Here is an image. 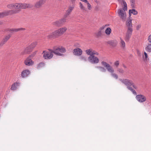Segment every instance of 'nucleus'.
<instances>
[{
    "label": "nucleus",
    "instance_id": "1",
    "mask_svg": "<svg viewBox=\"0 0 151 151\" xmlns=\"http://www.w3.org/2000/svg\"><path fill=\"white\" fill-rule=\"evenodd\" d=\"M65 52L66 50L65 48L61 47L53 50L49 49L47 51H43V56L45 59H50L52 57L53 53L57 55L63 56L64 55L61 53H64Z\"/></svg>",
    "mask_w": 151,
    "mask_h": 151
},
{
    "label": "nucleus",
    "instance_id": "2",
    "mask_svg": "<svg viewBox=\"0 0 151 151\" xmlns=\"http://www.w3.org/2000/svg\"><path fill=\"white\" fill-rule=\"evenodd\" d=\"M67 30V29L66 27H64L61 28L58 30H56L52 33H50L47 36V37L49 38L56 37L62 35L66 32Z\"/></svg>",
    "mask_w": 151,
    "mask_h": 151
},
{
    "label": "nucleus",
    "instance_id": "3",
    "mask_svg": "<svg viewBox=\"0 0 151 151\" xmlns=\"http://www.w3.org/2000/svg\"><path fill=\"white\" fill-rule=\"evenodd\" d=\"M32 6L29 4H22V3H14V9L17 11L18 12L19 10L21 9H26L27 8H31L32 7Z\"/></svg>",
    "mask_w": 151,
    "mask_h": 151
},
{
    "label": "nucleus",
    "instance_id": "4",
    "mask_svg": "<svg viewBox=\"0 0 151 151\" xmlns=\"http://www.w3.org/2000/svg\"><path fill=\"white\" fill-rule=\"evenodd\" d=\"M127 10V9H125L124 7L123 9H119L117 11L119 16L124 21H125L127 15L125 11Z\"/></svg>",
    "mask_w": 151,
    "mask_h": 151
},
{
    "label": "nucleus",
    "instance_id": "5",
    "mask_svg": "<svg viewBox=\"0 0 151 151\" xmlns=\"http://www.w3.org/2000/svg\"><path fill=\"white\" fill-rule=\"evenodd\" d=\"M18 12L17 10H10L6 11L3 12H0V14L1 18L8 16L9 15H11L13 14H16Z\"/></svg>",
    "mask_w": 151,
    "mask_h": 151
},
{
    "label": "nucleus",
    "instance_id": "6",
    "mask_svg": "<svg viewBox=\"0 0 151 151\" xmlns=\"http://www.w3.org/2000/svg\"><path fill=\"white\" fill-rule=\"evenodd\" d=\"M66 18L65 17V15H64L63 18L53 22V24L57 27L62 26L66 22Z\"/></svg>",
    "mask_w": 151,
    "mask_h": 151
},
{
    "label": "nucleus",
    "instance_id": "7",
    "mask_svg": "<svg viewBox=\"0 0 151 151\" xmlns=\"http://www.w3.org/2000/svg\"><path fill=\"white\" fill-rule=\"evenodd\" d=\"M102 65L105 67L108 71L111 73H114V70L113 68L109 64L104 61L101 62Z\"/></svg>",
    "mask_w": 151,
    "mask_h": 151
},
{
    "label": "nucleus",
    "instance_id": "8",
    "mask_svg": "<svg viewBox=\"0 0 151 151\" xmlns=\"http://www.w3.org/2000/svg\"><path fill=\"white\" fill-rule=\"evenodd\" d=\"M88 59L90 63L93 64H97L99 62V58L94 55L89 56Z\"/></svg>",
    "mask_w": 151,
    "mask_h": 151
},
{
    "label": "nucleus",
    "instance_id": "9",
    "mask_svg": "<svg viewBox=\"0 0 151 151\" xmlns=\"http://www.w3.org/2000/svg\"><path fill=\"white\" fill-rule=\"evenodd\" d=\"M37 44V43L36 42H35L32 43L25 49L24 52L25 53H28L36 46Z\"/></svg>",
    "mask_w": 151,
    "mask_h": 151
},
{
    "label": "nucleus",
    "instance_id": "10",
    "mask_svg": "<svg viewBox=\"0 0 151 151\" xmlns=\"http://www.w3.org/2000/svg\"><path fill=\"white\" fill-rule=\"evenodd\" d=\"M137 101L140 103H143L146 101V96L142 94H139L136 97Z\"/></svg>",
    "mask_w": 151,
    "mask_h": 151
},
{
    "label": "nucleus",
    "instance_id": "11",
    "mask_svg": "<svg viewBox=\"0 0 151 151\" xmlns=\"http://www.w3.org/2000/svg\"><path fill=\"white\" fill-rule=\"evenodd\" d=\"M132 29H127L125 37L126 41L128 42L129 41L132 35Z\"/></svg>",
    "mask_w": 151,
    "mask_h": 151
},
{
    "label": "nucleus",
    "instance_id": "12",
    "mask_svg": "<svg viewBox=\"0 0 151 151\" xmlns=\"http://www.w3.org/2000/svg\"><path fill=\"white\" fill-rule=\"evenodd\" d=\"M119 80L122 83L127 86V87L131 86L133 84V82L132 81L128 79H120Z\"/></svg>",
    "mask_w": 151,
    "mask_h": 151
},
{
    "label": "nucleus",
    "instance_id": "13",
    "mask_svg": "<svg viewBox=\"0 0 151 151\" xmlns=\"http://www.w3.org/2000/svg\"><path fill=\"white\" fill-rule=\"evenodd\" d=\"M104 27L103 26L101 27L95 33L96 36L97 37H102L104 34Z\"/></svg>",
    "mask_w": 151,
    "mask_h": 151
},
{
    "label": "nucleus",
    "instance_id": "14",
    "mask_svg": "<svg viewBox=\"0 0 151 151\" xmlns=\"http://www.w3.org/2000/svg\"><path fill=\"white\" fill-rule=\"evenodd\" d=\"M47 0H40L35 3V7L36 8H39L41 7L46 2Z\"/></svg>",
    "mask_w": 151,
    "mask_h": 151
},
{
    "label": "nucleus",
    "instance_id": "15",
    "mask_svg": "<svg viewBox=\"0 0 151 151\" xmlns=\"http://www.w3.org/2000/svg\"><path fill=\"white\" fill-rule=\"evenodd\" d=\"M73 53L74 55L80 56L81 55L82 53V50L79 48L74 49L73 51Z\"/></svg>",
    "mask_w": 151,
    "mask_h": 151
},
{
    "label": "nucleus",
    "instance_id": "16",
    "mask_svg": "<svg viewBox=\"0 0 151 151\" xmlns=\"http://www.w3.org/2000/svg\"><path fill=\"white\" fill-rule=\"evenodd\" d=\"M86 52L87 54L90 55V56H93L95 55H98L99 54L98 52L91 49L87 50H86Z\"/></svg>",
    "mask_w": 151,
    "mask_h": 151
},
{
    "label": "nucleus",
    "instance_id": "17",
    "mask_svg": "<svg viewBox=\"0 0 151 151\" xmlns=\"http://www.w3.org/2000/svg\"><path fill=\"white\" fill-rule=\"evenodd\" d=\"M75 7V5L73 4L72 6H68V9L66 10V13L64 15L65 17H67V16L70 14V13L74 9Z\"/></svg>",
    "mask_w": 151,
    "mask_h": 151
},
{
    "label": "nucleus",
    "instance_id": "18",
    "mask_svg": "<svg viewBox=\"0 0 151 151\" xmlns=\"http://www.w3.org/2000/svg\"><path fill=\"white\" fill-rule=\"evenodd\" d=\"M30 73V72L28 70H23L21 73V76L22 78L27 77Z\"/></svg>",
    "mask_w": 151,
    "mask_h": 151
},
{
    "label": "nucleus",
    "instance_id": "19",
    "mask_svg": "<svg viewBox=\"0 0 151 151\" xmlns=\"http://www.w3.org/2000/svg\"><path fill=\"white\" fill-rule=\"evenodd\" d=\"M24 63L26 65L30 66L33 64V61L29 58H27L25 61Z\"/></svg>",
    "mask_w": 151,
    "mask_h": 151
},
{
    "label": "nucleus",
    "instance_id": "20",
    "mask_svg": "<svg viewBox=\"0 0 151 151\" xmlns=\"http://www.w3.org/2000/svg\"><path fill=\"white\" fill-rule=\"evenodd\" d=\"M20 83L17 82H15L13 83L11 89L12 90H15L18 88L20 86Z\"/></svg>",
    "mask_w": 151,
    "mask_h": 151
},
{
    "label": "nucleus",
    "instance_id": "21",
    "mask_svg": "<svg viewBox=\"0 0 151 151\" xmlns=\"http://www.w3.org/2000/svg\"><path fill=\"white\" fill-rule=\"evenodd\" d=\"M132 20L130 18L129 19H128L126 22V25L127 29H132Z\"/></svg>",
    "mask_w": 151,
    "mask_h": 151
},
{
    "label": "nucleus",
    "instance_id": "22",
    "mask_svg": "<svg viewBox=\"0 0 151 151\" xmlns=\"http://www.w3.org/2000/svg\"><path fill=\"white\" fill-rule=\"evenodd\" d=\"M118 2L121 5H123L124 7V9H127V4L124 0H117Z\"/></svg>",
    "mask_w": 151,
    "mask_h": 151
},
{
    "label": "nucleus",
    "instance_id": "23",
    "mask_svg": "<svg viewBox=\"0 0 151 151\" xmlns=\"http://www.w3.org/2000/svg\"><path fill=\"white\" fill-rule=\"evenodd\" d=\"M120 45L122 49L125 48L126 45L124 41L121 38H120Z\"/></svg>",
    "mask_w": 151,
    "mask_h": 151
},
{
    "label": "nucleus",
    "instance_id": "24",
    "mask_svg": "<svg viewBox=\"0 0 151 151\" xmlns=\"http://www.w3.org/2000/svg\"><path fill=\"white\" fill-rule=\"evenodd\" d=\"M24 29L22 28H20L18 29H10L9 30V32H10L11 33L14 32H16L18 31H19L21 30H24Z\"/></svg>",
    "mask_w": 151,
    "mask_h": 151
},
{
    "label": "nucleus",
    "instance_id": "25",
    "mask_svg": "<svg viewBox=\"0 0 151 151\" xmlns=\"http://www.w3.org/2000/svg\"><path fill=\"white\" fill-rule=\"evenodd\" d=\"M138 13L134 9L129 10V15L131 16V14H132L134 15H137Z\"/></svg>",
    "mask_w": 151,
    "mask_h": 151
},
{
    "label": "nucleus",
    "instance_id": "26",
    "mask_svg": "<svg viewBox=\"0 0 151 151\" xmlns=\"http://www.w3.org/2000/svg\"><path fill=\"white\" fill-rule=\"evenodd\" d=\"M144 54L145 57H144V55H143V56H142V57L143 58V60L145 61H147V60H149V59L148 57L147 54V53L146 52H144Z\"/></svg>",
    "mask_w": 151,
    "mask_h": 151
},
{
    "label": "nucleus",
    "instance_id": "27",
    "mask_svg": "<svg viewBox=\"0 0 151 151\" xmlns=\"http://www.w3.org/2000/svg\"><path fill=\"white\" fill-rule=\"evenodd\" d=\"M79 7L81 9L84 11H87V9L83 5L81 2L79 3Z\"/></svg>",
    "mask_w": 151,
    "mask_h": 151
},
{
    "label": "nucleus",
    "instance_id": "28",
    "mask_svg": "<svg viewBox=\"0 0 151 151\" xmlns=\"http://www.w3.org/2000/svg\"><path fill=\"white\" fill-rule=\"evenodd\" d=\"M79 59L81 61H84V62H86L87 60V59L86 57L81 56L79 58Z\"/></svg>",
    "mask_w": 151,
    "mask_h": 151
},
{
    "label": "nucleus",
    "instance_id": "29",
    "mask_svg": "<svg viewBox=\"0 0 151 151\" xmlns=\"http://www.w3.org/2000/svg\"><path fill=\"white\" fill-rule=\"evenodd\" d=\"M11 35H8L5 37L2 40L5 43L8 41V40L11 37Z\"/></svg>",
    "mask_w": 151,
    "mask_h": 151
},
{
    "label": "nucleus",
    "instance_id": "30",
    "mask_svg": "<svg viewBox=\"0 0 151 151\" xmlns=\"http://www.w3.org/2000/svg\"><path fill=\"white\" fill-rule=\"evenodd\" d=\"M111 32V29L110 27L107 28L105 31V33L107 35H109L110 34Z\"/></svg>",
    "mask_w": 151,
    "mask_h": 151
},
{
    "label": "nucleus",
    "instance_id": "31",
    "mask_svg": "<svg viewBox=\"0 0 151 151\" xmlns=\"http://www.w3.org/2000/svg\"><path fill=\"white\" fill-rule=\"evenodd\" d=\"M127 88L128 89L131 91L133 94L135 95H137V93L136 91L134 90V89H133L132 87H131L130 86H127Z\"/></svg>",
    "mask_w": 151,
    "mask_h": 151
},
{
    "label": "nucleus",
    "instance_id": "32",
    "mask_svg": "<svg viewBox=\"0 0 151 151\" xmlns=\"http://www.w3.org/2000/svg\"><path fill=\"white\" fill-rule=\"evenodd\" d=\"M14 3L10 4L7 5V7L9 9H12L14 8Z\"/></svg>",
    "mask_w": 151,
    "mask_h": 151
},
{
    "label": "nucleus",
    "instance_id": "33",
    "mask_svg": "<svg viewBox=\"0 0 151 151\" xmlns=\"http://www.w3.org/2000/svg\"><path fill=\"white\" fill-rule=\"evenodd\" d=\"M146 50L149 52H151V44H149L146 47Z\"/></svg>",
    "mask_w": 151,
    "mask_h": 151
},
{
    "label": "nucleus",
    "instance_id": "34",
    "mask_svg": "<svg viewBox=\"0 0 151 151\" xmlns=\"http://www.w3.org/2000/svg\"><path fill=\"white\" fill-rule=\"evenodd\" d=\"M45 65V63H40L37 66V68L38 69L40 68L44 67Z\"/></svg>",
    "mask_w": 151,
    "mask_h": 151
},
{
    "label": "nucleus",
    "instance_id": "35",
    "mask_svg": "<svg viewBox=\"0 0 151 151\" xmlns=\"http://www.w3.org/2000/svg\"><path fill=\"white\" fill-rule=\"evenodd\" d=\"M86 4L87 5V7L88 9L89 10H91L92 8V7L90 4L88 2Z\"/></svg>",
    "mask_w": 151,
    "mask_h": 151
},
{
    "label": "nucleus",
    "instance_id": "36",
    "mask_svg": "<svg viewBox=\"0 0 151 151\" xmlns=\"http://www.w3.org/2000/svg\"><path fill=\"white\" fill-rule=\"evenodd\" d=\"M117 71L120 73L123 74L124 73V70L122 68H118Z\"/></svg>",
    "mask_w": 151,
    "mask_h": 151
},
{
    "label": "nucleus",
    "instance_id": "37",
    "mask_svg": "<svg viewBox=\"0 0 151 151\" xmlns=\"http://www.w3.org/2000/svg\"><path fill=\"white\" fill-rule=\"evenodd\" d=\"M111 75L113 77L115 78V79H117L118 78V75L114 73H111Z\"/></svg>",
    "mask_w": 151,
    "mask_h": 151
},
{
    "label": "nucleus",
    "instance_id": "38",
    "mask_svg": "<svg viewBox=\"0 0 151 151\" xmlns=\"http://www.w3.org/2000/svg\"><path fill=\"white\" fill-rule=\"evenodd\" d=\"M131 6L132 7H133L135 2V0H130Z\"/></svg>",
    "mask_w": 151,
    "mask_h": 151
},
{
    "label": "nucleus",
    "instance_id": "39",
    "mask_svg": "<svg viewBox=\"0 0 151 151\" xmlns=\"http://www.w3.org/2000/svg\"><path fill=\"white\" fill-rule=\"evenodd\" d=\"M99 70L101 72H105L106 71V69L102 67H101V68L99 69Z\"/></svg>",
    "mask_w": 151,
    "mask_h": 151
},
{
    "label": "nucleus",
    "instance_id": "40",
    "mask_svg": "<svg viewBox=\"0 0 151 151\" xmlns=\"http://www.w3.org/2000/svg\"><path fill=\"white\" fill-rule=\"evenodd\" d=\"M114 65L116 66L117 67H118L119 65V61H116L114 63Z\"/></svg>",
    "mask_w": 151,
    "mask_h": 151
},
{
    "label": "nucleus",
    "instance_id": "41",
    "mask_svg": "<svg viewBox=\"0 0 151 151\" xmlns=\"http://www.w3.org/2000/svg\"><path fill=\"white\" fill-rule=\"evenodd\" d=\"M148 40L149 43L151 44V34L148 36Z\"/></svg>",
    "mask_w": 151,
    "mask_h": 151
},
{
    "label": "nucleus",
    "instance_id": "42",
    "mask_svg": "<svg viewBox=\"0 0 151 151\" xmlns=\"http://www.w3.org/2000/svg\"><path fill=\"white\" fill-rule=\"evenodd\" d=\"M5 43L3 40L0 43V47L2 46Z\"/></svg>",
    "mask_w": 151,
    "mask_h": 151
},
{
    "label": "nucleus",
    "instance_id": "43",
    "mask_svg": "<svg viewBox=\"0 0 151 151\" xmlns=\"http://www.w3.org/2000/svg\"><path fill=\"white\" fill-rule=\"evenodd\" d=\"M132 86L135 89H137V87L134 84V83H133V84H132Z\"/></svg>",
    "mask_w": 151,
    "mask_h": 151
},
{
    "label": "nucleus",
    "instance_id": "44",
    "mask_svg": "<svg viewBox=\"0 0 151 151\" xmlns=\"http://www.w3.org/2000/svg\"><path fill=\"white\" fill-rule=\"evenodd\" d=\"M70 1L73 4H74L76 0H70Z\"/></svg>",
    "mask_w": 151,
    "mask_h": 151
},
{
    "label": "nucleus",
    "instance_id": "45",
    "mask_svg": "<svg viewBox=\"0 0 151 151\" xmlns=\"http://www.w3.org/2000/svg\"><path fill=\"white\" fill-rule=\"evenodd\" d=\"M141 27V25H138L137 27V30H138L139 28H140Z\"/></svg>",
    "mask_w": 151,
    "mask_h": 151
},
{
    "label": "nucleus",
    "instance_id": "46",
    "mask_svg": "<svg viewBox=\"0 0 151 151\" xmlns=\"http://www.w3.org/2000/svg\"><path fill=\"white\" fill-rule=\"evenodd\" d=\"M101 67V66H96V68H98V69H99Z\"/></svg>",
    "mask_w": 151,
    "mask_h": 151
},
{
    "label": "nucleus",
    "instance_id": "47",
    "mask_svg": "<svg viewBox=\"0 0 151 151\" xmlns=\"http://www.w3.org/2000/svg\"><path fill=\"white\" fill-rule=\"evenodd\" d=\"M123 66L125 68H127V67L125 65H123Z\"/></svg>",
    "mask_w": 151,
    "mask_h": 151
},
{
    "label": "nucleus",
    "instance_id": "48",
    "mask_svg": "<svg viewBox=\"0 0 151 151\" xmlns=\"http://www.w3.org/2000/svg\"><path fill=\"white\" fill-rule=\"evenodd\" d=\"M2 22H0V24H1Z\"/></svg>",
    "mask_w": 151,
    "mask_h": 151
},
{
    "label": "nucleus",
    "instance_id": "49",
    "mask_svg": "<svg viewBox=\"0 0 151 151\" xmlns=\"http://www.w3.org/2000/svg\"><path fill=\"white\" fill-rule=\"evenodd\" d=\"M115 41V42L116 43V41ZM114 42L115 41H114Z\"/></svg>",
    "mask_w": 151,
    "mask_h": 151
}]
</instances>
